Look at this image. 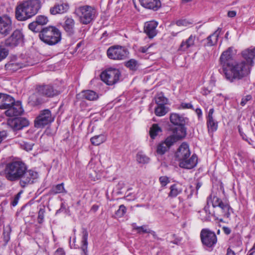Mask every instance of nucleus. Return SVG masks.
<instances>
[{
	"label": "nucleus",
	"instance_id": "obj_1",
	"mask_svg": "<svg viewBox=\"0 0 255 255\" xmlns=\"http://www.w3.org/2000/svg\"><path fill=\"white\" fill-rule=\"evenodd\" d=\"M233 55V47H229L223 52L219 60L220 72H222L226 79L231 82L247 76L251 69L246 64L245 60L234 61Z\"/></svg>",
	"mask_w": 255,
	"mask_h": 255
},
{
	"label": "nucleus",
	"instance_id": "obj_2",
	"mask_svg": "<svg viewBox=\"0 0 255 255\" xmlns=\"http://www.w3.org/2000/svg\"><path fill=\"white\" fill-rule=\"evenodd\" d=\"M4 172L8 180H19V184L22 187L34 183L38 177V172L31 169L27 170L26 165L21 161H13L8 163Z\"/></svg>",
	"mask_w": 255,
	"mask_h": 255
},
{
	"label": "nucleus",
	"instance_id": "obj_3",
	"mask_svg": "<svg viewBox=\"0 0 255 255\" xmlns=\"http://www.w3.org/2000/svg\"><path fill=\"white\" fill-rule=\"evenodd\" d=\"M41 7L40 0H27L19 3L15 8V17L25 21L35 15Z\"/></svg>",
	"mask_w": 255,
	"mask_h": 255
},
{
	"label": "nucleus",
	"instance_id": "obj_4",
	"mask_svg": "<svg viewBox=\"0 0 255 255\" xmlns=\"http://www.w3.org/2000/svg\"><path fill=\"white\" fill-rule=\"evenodd\" d=\"M39 38L49 45H54L61 40V33L55 26H49L43 28L39 33Z\"/></svg>",
	"mask_w": 255,
	"mask_h": 255
},
{
	"label": "nucleus",
	"instance_id": "obj_5",
	"mask_svg": "<svg viewBox=\"0 0 255 255\" xmlns=\"http://www.w3.org/2000/svg\"><path fill=\"white\" fill-rule=\"evenodd\" d=\"M75 13L78 17L79 22L85 25L90 23L97 16V11L95 8L88 5L76 8Z\"/></svg>",
	"mask_w": 255,
	"mask_h": 255
},
{
	"label": "nucleus",
	"instance_id": "obj_6",
	"mask_svg": "<svg viewBox=\"0 0 255 255\" xmlns=\"http://www.w3.org/2000/svg\"><path fill=\"white\" fill-rule=\"evenodd\" d=\"M208 203H211L213 208L219 207L221 216L226 218L230 217L232 209L227 201H223L220 198L212 193L208 197Z\"/></svg>",
	"mask_w": 255,
	"mask_h": 255
},
{
	"label": "nucleus",
	"instance_id": "obj_7",
	"mask_svg": "<svg viewBox=\"0 0 255 255\" xmlns=\"http://www.w3.org/2000/svg\"><path fill=\"white\" fill-rule=\"evenodd\" d=\"M121 73L119 69L110 68L101 74V80L108 85H113L117 83L120 80Z\"/></svg>",
	"mask_w": 255,
	"mask_h": 255
},
{
	"label": "nucleus",
	"instance_id": "obj_8",
	"mask_svg": "<svg viewBox=\"0 0 255 255\" xmlns=\"http://www.w3.org/2000/svg\"><path fill=\"white\" fill-rule=\"evenodd\" d=\"M128 54L125 47L119 45L112 46L107 51L108 57L113 60H124L128 57Z\"/></svg>",
	"mask_w": 255,
	"mask_h": 255
},
{
	"label": "nucleus",
	"instance_id": "obj_9",
	"mask_svg": "<svg viewBox=\"0 0 255 255\" xmlns=\"http://www.w3.org/2000/svg\"><path fill=\"white\" fill-rule=\"evenodd\" d=\"M200 238L203 245L208 248L213 247L217 242L215 233L208 229H203L201 230Z\"/></svg>",
	"mask_w": 255,
	"mask_h": 255
},
{
	"label": "nucleus",
	"instance_id": "obj_10",
	"mask_svg": "<svg viewBox=\"0 0 255 255\" xmlns=\"http://www.w3.org/2000/svg\"><path fill=\"white\" fill-rule=\"evenodd\" d=\"M53 120L54 118L52 117L51 111L48 109H45L41 111L36 117L34 121V126L37 128H43Z\"/></svg>",
	"mask_w": 255,
	"mask_h": 255
},
{
	"label": "nucleus",
	"instance_id": "obj_11",
	"mask_svg": "<svg viewBox=\"0 0 255 255\" xmlns=\"http://www.w3.org/2000/svg\"><path fill=\"white\" fill-rule=\"evenodd\" d=\"M178 139L179 138L174 135L167 137L164 141L158 144L156 149L157 153L160 155L164 154Z\"/></svg>",
	"mask_w": 255,
	"mask_h": 255
},
{
	"label": "nucleus",
	"instance_id": "obj_12",
	"mask_svg": "<svg viewBox=\"0 0 255 255\" xmlns=\"http://www.w3.org/2000/svg\"><path fill=\"white\" fill-rule=\"evenodd\" d=\"M199 39L196 35L191 34L190 36L181 42L178 50L185 52L196 47L198 43Z\"/></svg>",
	"mask_w": 255,
	"mask_h": 255
},
{
	"label": "nucleus",
	"instance_id": "obj_13",
	"mask_svg": "<svg viewBox=\"0 0 255 255\" xmlns=\"http://www.w3.org/2000/svg\"><path fill=\"white\" fill-rule=\"evenodd\" d=\"M12 30V20L7 15L0 16V34L6 36Z\"/></svg>",
	"mask_w": 255,
	"mask_h": 255
},
{
	"label": "nucleus",
	"instance_id": "obj_14",
	"mask_svg": "<svg viewBox=\"0 0 255 255\" xmlns=\"http://www.w3.org/2000/svg\"><path fill=\"white\" fill-rule=\"evenodd\" d=\"M48 22V17L43 15H39L36 17L35 19L28 25V28L34 32H40L43 29L42 26L46 25Z\"/></svg>",
	"mask_w": 255,
	"mask_h": 255
},
{
	"label": "nucleus",
	"instance_id": "obj_15",
	"mask_svg": "<svg viewBox=\"0 0 255 255\" xmlns=\"http://www.w3.org/2000/svg\"><path fill=\"white\" fill-rule=\"evenodd\" d=\"M23 41V35L22 32L19 30H16L5 40L4 44L7 46L15 47Z\"/></svg>",
	"mask_w": 255,
	"mask_h": 255
},
{
	"label": "nucleus",
	"instance_id": "obj_16",
	"mask_svg": "<svg viewBox=\"0 0 255 255\" xmlns=\"http://www.w3.org/2000/svg\"><path fill=\"white\" fill-rule=\"evenodd\" d=\"M7 124L13 130H17L28 126L29 122L25 118H15L9 119L7 121Z\"/></svg>",
	"mask_w": 255,
	"mask_h": 255
},
{
	"label": "nucleus",
	"instance_id": "obj_17",
	"mask_svg": "<svg viewBox=\"0 0 255 255\" xmlns=\"http://www.w3.org/2000/svg\"><path fill=\"white\" fill-rule=\"evenodd\" d=\"M39 93L41 94L43 97H53L59 94V92L54 89L50 85L39 86L37 87Z\"/></svg>",
	"mask_w": 255,
	"mask_h": 255
},
{
	"label": "nucleus",
	"instance_id": "obj_18",
	"mask_svg": "<svg viewBox=\"0 0 255 255\" xmlns=\"http://www.w3.org/2000/svg\"><path fill=\"white\" fill-rule=\"evenodd\" d=\"M214 108H211L209 110L206 115L207 126L209 132H213L215 131L218 128V123L214 116Z\"/></svg>",
	"mask_w": 255,
	"mask_h": 255
},
{
	"label": "nucleus",
	"instance_id": "obj_19",
	"mask_svg": "<svg viewBox=\"0 0 255 255\" xmlns=\"http://www.w3.org/2000/svg\"><path fill=\"white\" fill-rule=\"evenodd\" d=\"M197 160V155L194 154L180 161L179 165L181 168L190 169L196 166Z\"/></svg>",
	"mask_w": 255,
	"mask_h": 255
},
{
	"label": "nucleus",
	"instance_id": "obj_20",
	"mask_svg": "<svg viewBox=\"0 0 255 255\" xmlns=\"http://www.w3.org/2000/svg\"><path fill=\"white\" fill-rule=\"evenodd\" d=\"M23 112L21 102L14 101V104L5 112V114L8 117L18 116L21 115Z\"/></svg>",
	"mask_w": 255,
	"mask_h": 255
},
{
	"label": "nucleus",
	"instance_id": "obj_21",
	"mask_svg": "<svg viewBox=\"0 0 255 255\" xmlns=\"http://www.w3.org/2000/svg\"><path fill=\"white\" fill-rule=\"evenodd\" d=\"M243 60L245 61L246 64H248L251 68L254 65V59L255 58V48H248L243 50L242 52Z\"/></svg>",
	"mask_w": 255,
	"mask_h": 255
},
{
	"label": "nucleus",
	"instance_id": "obj_22",
	"mask_svg": "<svg viewBox=\"0 0 255 255\" xmlns=\"http://www.w3.org/2000/svg\"><path fill=\"white\" fill-rule=\"evenodd\" d=\"M190 155L191 152L189 146L184 142L180 145L176 152V157L179 162L187 157H189Z\"/></svg>",
	"mask_w": 255,
	"mask_h": 255
},
{
	"label": "nucleus",
	"instance_id": "obj_23",
	"mask_svg": "<svg viewBox=\"0 0 255 255\" xmlns=\"http://www.w3.org/2000/svg\"><path fill=\"white\" fill-rule=\"evenodd\" d=\"M157 25V22L154 20L147 21L145 23L144 31L149 38H152L157 34L156 28Z\"/></svg>",
	"mask_w": 255,
	"mask_h": 255
},
{
	"label": "nucleus",
	"instance_id": "obj_24",
	"mask_svg": "<svg viewBox=\"0 0 255 255\" xmlns=\"http://www.w3.org/2000/svg\"><path fill=\"white\" fill-rule=\"evenodd\" d=\"M69 8V5L67 2H60L51 7L50 12L53 15L62 14L66 12Z\"/></svg>",
	"mask_w": 255,
	"mask_h": 255
},
{
	"label": "nucleus",
	"instance_id": "obj_25",
	"mask_svg": "<svg viewBox=\"0 0 255 255\" xmlns=\"http://www.w3.org/2000/svg\"><path fill=\"white\" fill-rule=\"evenodd\" d=\"M45 101L42 95L39 93L37 88L36 92L32 94L29 98L28 103L33 106H37L41 105Z\"/></svg>",
	"mask_w": 255,
	"mask_h": 255
},
{
	"label": "nucleus",
	"instance_id": "obj_26",
	"mask_svg": "<svg viewBox=\"0 0 255 255\" xmlns=\"http://www.w3.org/2000/svg\"><path fill=\"white\" fill-rule=\"evenodd\" d=\"M63 27L69 36H72L75 33V21L71 17H66Z\"/></svg>",
	"mask_w": 255,
	"mask_h": 255
},
{
	"label": "nucleus",
	"instance_id": "obj_27",
	"mask_svg": "<svg viewBox=\"0 0 255 255\" xmlns=\"http://www.w3.org/2000/svg\"><path fill=\"white\" fill-rule=\"evenodd\" d=\"M139 1L142 6L154 10H157L161 6L159 0H139Z\"/></svg>",
	"mask_w": 255,
	"mask_h": 255
},
{
	"label": "nucleus",
	"instance_id": "obj_28",
	"mask_svg": "<svg viewBox=\"0 0 255 255\" xmlns=\"http://www.w3.org/2000/svg\"><path fill=\"white\" fill-rule=\"evenodd\" d=\"M188 119L176 113L170 114V121L171 123L176 126H183L185 125L186 121Z\"/></svg>",
	"mask_w": 255,
	"mask_h": 255
},
{
	"label": "nucleus",
	"instance_id": "obj_29",
	"mask_svg": "<svg viewBox=\"0 0 255 255\" xmlns=\"http://www.w3.org/2000/svg\"><path fill=\"white\" fill-rule=\"evenodd\" d=\"M170 192L168 193V197L173 198L180 194L183 191V187L179 183L174 184L170 187Z\"/></svg>",
	"mask_w": 255,
	"mask_h": 255
},
{
	"label": "nucleus",
	"instance_id": "obj_30",
	"mask_svg": "<svg viewBox=\"0 0 255 255\" xmlns=\"http://www.w3.org/2000/svg\"><path fill=\"white\" fill-rule=\"evenodd\" d=\"M221 32V29L220 28H218L213 34L207 37V45L208 46H212L216 44Z\"/></svg>",
	"mask_w": 255,
	"mask_h": 255
},
{
	"label": "nucleus",
	"instance_id": "obj_31",
	"mask_svg": "<svg viewBox=\"0 0 255 255\" xmlns=\"http://www.w3.org/2000/svg\"><path fill=\"white\" fill-rule=\"evenodd\" d=\"M14 101L15 100L13 97L8 95L4 94L3 99L1 104L0 109L8 110L11 105L14 104Z\"/></svg>",
	"mask_w": 255,
	"mask_h": 255
},
{
	"label": "nucleus",
	"instance_id": "obj_32",
	"mask_svg": "<svg viewBox=\"0 0 255 255\" xmlns=\"http://www.w3.org/2000/svg\"><path fill=\"white\" fill-rule=\"evenodd\" d=\"M23 67V64L14 61H10L5 65V70L8 72H13Z\"/></svg>",
	"mask_w": 255,
	"mask_h": 255
},
{
	"label": "nucleus",
	"instance_id": "obj_33",
	"mask_svg": "<svg viewBox=\"0 0 255 255\" xmlns=\"http://www.w3.org/2000/svg\"><path fill=\"white\" fill-rule=\"evenodd\" d=\"M11 232V227L9 224L4 226L3 229L2 237L5 245H6L9 242Z\"/></svg>",
	"mask_w": 255,
	"mask_h": 255
},
{
	"label": "nucleus",
	"instance_id": "obj_34",
	"mask_svg": "<svg viewBox=\"0 0 255 255\" xmlns=\"http://www.w3.org/2000/svg\"><path fill=\"white\" fill-rule=\"evenodd\" d=\"M82 96L88 100L94 101L98 98V94L92 90H86L82 92Z\"/></svg>",
	"mask_w": 255,
	"mask_h": 255
},
{
	"label": "nucleus",
	"instance_id": "obj_35",
	"mask_svg": "<svg viewBox=\"0 0 255 255\" xmlns=\"http://www.w3.org/2000/svg\"><path fill=\"white\" fill-rule=\"evenodd\" d=\"M162 132V129L156 124L152 125L149 130V135L152 139H154L155 137Z\"/></svg>",
	"mask_w": 255,
	"mask_h": 255
},
{
	"label": "nucleus",
	"instance_id": "obj_36",
	"mask_svg": "<svg viewBox=\"0 0 255 255\" xmlns=\"http://www.w3.org/2000/svg\"><path fill=\"white\" fill-rule=\"evenodd\" d=\"M169 112V108L165 105L157 106L155 108L154 113L158 117H162L165 115Z\"/></svg>",
	"mask_w": 255,
	"mask_h": 255
},
{
	"label": "nucleus",
	"instance_id": "obj_37",
	"mask_svg": "<svg viewBox=\"0 0 255 255\" xmlns=\"http://www.w3.org/2000/svg\"><path fill=\"white\" fill-rule=\"evenodd\" d=\"M90 140L92 144L99 145L106 140V137L104 134H101L92 137Z\"/></svg>",
	"mask_w": 255,
	"mask_h": 255
},
{
	"label": "nucleus",
	"instance_id": "obj_38",
	"mask_svg": "<svg viewBox=\"0 0 255 255\" xmlns=\"http://www.w3.org/2000/svg\"><path fill=\"white\" fill-rule=\"evenodd\" d=\"M50 193L52 194H57L62 193H66L64 187V183L58 184L53 186L50 190Z\"/></svg>",
	"mask_w": 255,
	"mask_h": 255
},
{
	"label": "nucleus",
	"instance_id": "obj_39",
	"mask_svg": "<svg viewBox=\"0 0 255 255\" xmlns=\"http://www.w3.org/2000/svg\"><path fill=\"white\" fill-rule=\"evenodd\" d=\"M154 99L157 106L165 105L168 102V99L164 96L162 93L158 94Z\"/></svg>",
	"mask_w": 255,
	"mask_h": 255
},
{
	"label": "nucleus",
	"instance_id": "obj_40",
	"mask_svg": "<svg viewBox=\"0 0 255 255\" xmlns=\"http://www.w3.org/2000/svg\"><path fill=\"white\" fill-rule=\"evenodd\" d=\"M149 158L141 152L136 154V160L139 163L145 164L149 162Z\"/></svg>",
	"mask_w": 255,
	"mask_h": 255
},
{
	"label": "nucleus",
	"instance_id": "obj_41",
	"mask_svg": "<svg viewBox=\"0 0 255 255\" xmlns=\"http://www.w3.org/2000/svg\"><path fill=\"white\" fill-rule=\"evenodd\" d=\"M126 66L131 70H136L138 67L137 62L134 59H131L128 61Z\"/></svg>",
	"mask_w": 255,
	"mask_h": 255
},
{
	"label": "nucleus",
	"instance_id": "obj_42",
	"mask_svg": "<svg viewBox=\"0 0 255 255\" xmlns=\"http://www.w3.org/2000/svg\"><path fill=\"white\" fill-rule=\"evenodd\" d=\"M127 211V208L124 205L120 206L119 209L116 212L115 215L117 217L121 218L124 216Z\"/></svg>",
	"mask_w": 255,
	"mask_h": 255
},
{
	"label": "nucleus",
	"instance_id": "obj_43",
	"mask_svg": "<svg viewBox=\"0 0 255 255\" xmlns=\"http://www.w3.org/2000/svg\"><path fill=\"white\" fill-rule=\"evenodd\" d=\"M8 54V50L3 46H0V62L4 59Z\"/></svg>",
	"mask_w": 255,
	"mask_h": 255
},
{
	"label": "nucleus",
	"instance_id": "obj_44",
	"mask_svg": "<svg viewBox=\"0 0 255 255\" xmlns=\"http://www.w3.org/2000/svg\"><path fill=\"white\" fill-rule=\"evenodd\" d=\"M45 213V210L44 207L40 208L38 211L37 222L39 224H42L44 221V214Z\"/></svg>",
	"mask_w": 255,
	"mask_h": 255
},
{
	"label": "nucleus",
	"instance_id": "obj_45",
	"mask_svg": "<svg viewBox=\"0 0 255 255\" xmlns=\"http://www.w3.org/2000/svg\"><path fill=\"white\" fill-rule=\"evenodd\" d=\"M252 99V96L251 95H248L245 96H244L241 100L240 105L244 107L245 106L248 102L251 101Z\"/></svg>",
	"mask_w": 255,
	"mask_h": 255
},
{
	"label": "nucleus",
	"instance_id": "obj_46",
	"mask_svg": "<svg viewBox=\"0 0 255 255\" xmlns=\"http://www.w3.org/2000/svg\"><path fill=\"white\" fill-rule=\"evenodd\" d=\"M89 177L92 180L96 181L100 178L101 175L98 174L96 171L92 170L89 173Z\"/></svg>",
	"mask_w": 255,
	"mask_h": 255
},
{
	"label": "nucleus",
	"instance_id": "obj_47",
	"mask_svg": "<svg viewBox=\"0 0 255 255\" xmlns=\"http://www.w3.org/2000/svg\"><path fill=\"white\" fill-rule=\"evenodd\" d=\"M176 24L178 26H187L191 24L190 22L186 19H179L176 21Z\"/></svg>",
	"mask_w": 255,
	"mask_h": 255
},
{
	"label": "nucleus",
	"instance_id": "obj_48",
	"mask_svg": "<svg viewBox=\"0 0 255 255\" xmlns=\"http://www.w3.org/2000/svg\"><path fill=\"white\" fill-rule=\"evenodd\" d=\"M33 145V144L25 142H23L21 144V148L27 151L32 150Z\"/></svg>",
	"mask_w": 255,
	"mask_h": 255
},
{
	"label": "nucleus",
	"instance_id": "obj_49",
	"mask_svg": "<svg viewBox=\"0 0 255 255\" xmlns=\"http://www.w3.org/2000/svg\"><path fill=\"white\" fill-rule=\"evenodd\" d=\"M88 233L87 230L85 228L82 229V243H88Z\"/></svg>",
	"mask_w": 255,
	"mask_h": 255
},
{
	"label": "nucleus",
	"instance_id": "obj_50",
	"mask_svg": "<svg viewBox=\"0 0 255 255\" xmlns=\"http://www.w3.org/2000/svg\"><path fill=\"white\" fill-rule=\"evenodd\" d=\"M136 230H137V233L138 234L141 233H148L149 232V229L146 228V226H142L139 227H137L136 228Z\"/></svg>",
	"mask_w": 255,
	"mask_h": 255
},
{
	"label": "nucleus",
	"instance_id": "obj_51",
	"mask_svg": "<svg viewBox=\"0 0 255 255\" xmlns=\"http://www.w3.org/2000/svg\"><path fill=\"white\" fill-rule=\"evenodd\" d=\"M159 181L161 186L162 187H164L168 183H169V180L167 177L161 176L159 178Z\"/></svg>",
	"mask_w": 255,
	"mask_h": 255
},
{
	"label": "nucleus",
	"instance_id": "obj_52",
	"mask_svg": "<svg viewBox=\"0 0 255 255\" xmlns=\"http://www.w3.org/2000/svg\"><path fill=\"white\" fill-rule=\"evenodd\" d=\"M211 204L210 203L208 204V199H207V205L204 207V211L205 212L206 215L208 217H210L211 215H213V214L212 213L210 209V204Z\"/></svg>",
	"mask_w": 255,
	"mask_h": 255
},
{
	"label": "nucleus",
	"instance_id": "obj_53",
	"mask_svg": "<svg viewBox=\"0 0 255 255\" xmlns=\"http://www.w3.org/2000/svg\"><path fill=\"white\" fill-rule=\"evenodd\" d=\"M181 107L182 109H194L193 105L191 103H182L181 104Z\"/></svg>",
	"mask_w": 255,
	"mask_h": 255
},
{
	"label": "nucleus",
	"instance_id": "obj_54",
	"mask_svg": "<svg viewBox=\"0 0 255 255\" xmlns=\"http://www.w3.org/2000/svg\"><path fill=\"white\" fill-rule=\"evenodd\" d=\"M88 243H82L81 250L83 251V253H88Z\"/></svg>",
	"mask_w": 255,
	"mask_h": 255
},
{
	"label": "nucleus",
	"instance_id": "obj_55",
	"mask_svg": "<svg viewBox=\"0 0 255 255\" xmlns=\"http://www.w3.org/2000/svg\"><path fill=\"white\" fill-rule=\"evenodd\" d=\"M195 113L197 115L199 120H201L202 118V111L201 109L197 108L195 110Z\"/></svg>",
	"mask_w": 255,
	"mask_h": 255
},
{
	"label": "nucleus",
	"instance_id": "obj_56",
	"mask_svg": "<svg viewBox=\"0 0 255 255\" xmlns=\"http://www.w3.org/2000/svg\"><path fill=\"white\" fill-rule=\"evenodd\" d=\"M64 250L62 248H58L55 252V255H65Z\"/></svg>",
	"mask_w": 255,
	"mask_h": 255
},
{
	"label": "nucleus",
	"instance_id": "obj_57",
	"mask_svg": "<svg viewBox=\"0 0 255 255\" xmlns=\"http://www.w3.org/2000/svg\"><path fill=\"white\" fill-rule=\"evenodd\" d=\"M6 133L4 130L0 131V143L6 137Z\"/></svg>",
	"mask_w": 255,
	"mask_h": 255
},
{
	"label": "nucleus",
	"instance_id": "obj_58",
	"mask_svg": "<svg viewBox=\"0 0 255 255\" xmlns=\"http://www.w3.org/2000/svg\"><path fill=\"white\" fill-rule=\"evenodd\" d=\"M238 130H239V132L241 135V136L242 137L243 139H245V140H247L246 139V135H245V134L244 133V132L242 131V129H241V128L240 126H239L238 127Z\"/></svg>",
	"mask_w": 255,
	"mask_h": 255
},
{
	"label": "nucleus",
	"instance_id": "obj_59",
	"mask_svg": "<svg viewBox=\"0 0 255 255\" xmlns=\"http://www.w3.org/2000/svg\"><path fill=\"white\" fill-rule=\"evenodd\" d=\"M152 45H149V46H143L140 48V51L142 53H145L148 51V49Z\"/></svg>",
	"mask_w": 255,
	"mask_h": 255
},
{
	"label": "nucleus",
	"instance_id": "obj_60",
	"mask_svg": "<svg viewBox=\"0 0 255 255\" xmlns=\"http://www.w3.org/2000/svg\"><path fill=\"white\" fill-rule=\"evenodd\" d=\"M236 15V11L234 10L229 11L228 13V16L230 17H234Z\"/></svg>",
	"mask_w": 255,
	"mask_h": 255
},
{
	"label": "nucleus",
	"instance_id": "obj_61",
	"mask_svg": "<svg viewBox=\"0 0 255 255\" xmlns=\"http://www.w3.org/2000/svg\"><path fill=\"white\" fill-rule=\"evenodd\" d=\"M223 229L224 233L226 235H229L231 233V231L229 228L224 227H223Z\"/></svg>",
	"mask_w": 255,
	"mask_h": 255
},
{
	"label": "nucleus",
	"instance_id": "obj_62",
	"mask_svg": "<svg viewBox=\"0 0 255 255\" xmlns=\"http://www.w3.org/2000/svg\"><path fill=\"white\" fill-rule=\"evenodd\" d=\"M226 255H236V254L232 250H231L230 248H228Z\"/></svg>",
	"mask_w": 255,
	"mask_h": 255
},
{
	"label": "nucleus",
	"instance_id": "obj_63",
	"mask_svg": "<svg viewBox=\"0 0 255 255\" xmlns=\"http://www.w3.org/2000/svg\"><path fill=\"white\" fill-rule=\"evenodd\" d=\"M202 93L204 95H208V94L210 93V91L208 90V89H206V88H204L202 90Z\"/></svg>",
	"mask_w": 255,
	"mask_h": 255
},
{
	"label": "nucleus",
	"instance_id": "obj_64",
	"mask_svg": "<svg viewBox=\"0 0 255 255\" xmlns=\"http://www.w3.org/2000/svg\"><path fill=\"white\" fill-rule=\"evenodd\" d=\"M148 233L151 234L153 236L154 238H156V235L155 232L149 230Z\"/></svg>",
	"mask_w": 255,
	"mask_h": 255
}]
</instances>
